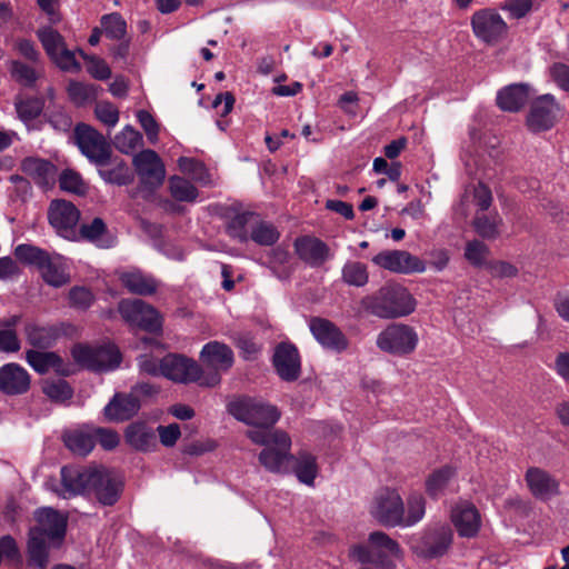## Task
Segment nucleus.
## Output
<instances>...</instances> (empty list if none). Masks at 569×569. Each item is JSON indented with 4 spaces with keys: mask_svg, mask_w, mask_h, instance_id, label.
Listing matches in <instances>:
<instances>
[{
    "mask_svg": "<svg viewBox=\"0 0 569 569\" xmlns=\"http://www.w3.org/2000/svg\"><path fill=\"white\" fill-rule=\"evenodd\" d=\"M247 437L254 443L264 448L259 453L260 465L272 473H288L291 471L293 455L291 438L283 430L249 429Z\"/></svg>",
    "mask_w": 569,
    "mask_h": 569,
    "instance_id": "obj_1",
    "label": "nucleus"
},
{
    "mask_svg": "<svg viewBox=\"0 0 569 569\" xmlns=\"http://www.w3.org/2000/svg\"><path fill=\"white\" fill-rule=\"evenodd\" d=\"M230 237L240 243L252 241L260 247H272L280 239V231L260 213L242 211L230 219L227 226Z\"/></svg>",
    "mask_w": 569,
    "mask_h": 569,
    "instance_id": "obj_2",
    "label": "nucleus"
},
{
    "mask_svg": "<svg viewBox=\"0 0 569 569\" xmlns=\"http://www.w3.org/2000/svg\"><path fill=\"white\" fill-rule=\"evenodd\" d=\"M362 308L370 315L391 319L408 316L415 310V299L398 284H387L361 300Z\"/></svg>",
    "mask_w": 569,
    "mask_h": 569,
    "instance_id": "obj_3",
    "label": "nucleus"
},
{
    "mask_svg": "<svg viewBox=\"0 0 569 569\" xmlns=\"http://www.w3.org/2000/svg\"><path fill=\"white\" fill-rule=\"evenodd\" d=\"M402 553L399 542L380 530L369 533L368 545L356 543L349 548L351 559L380 569H393V558H401Z\"/></svg>",
    "mask_w": 569,
    "mask_h": 569,
    "instance_id": "obj_4",
    "label": "nucleus"
},
{
    "mask_svg": "<svg viewBox=\"0 0 569 569\" xmlns=\"http://www.w3.org/2000/svg\"><path fill=\"white\" fill-rule=\"evenodd\" d=\"M228 412L237 420L252 429L274 430L273 426L280 419V410L270 403L252 398H240L228 403Z\"/></svg>",
    "mask_w": 569,
    "mask_h": 569,
    "instance_id": "obj_5",
    "label": "nucleus"
},
{
    "mask_svg": "<svg viewBox=\"0 0 569 569\" xmlns=\"http://www.w3.org/2000/svg\"><path fill=\"white\" fill-rule=\"evenodd\" d=\"M417 343L418 336L413 328L401 323L388 326L377 337L378 348L396 356L411 353L416 349Z\"/></svg>",
    "mask_w": 569,
    "mask_h": 569,
    "instance_id": "obj_6",
    "label": "nucleus"
},
{
    "mask_svg": "<svg viewBox=\"0 0 569 569\" xmlns=\"http://www.w3.org/2000/svg\"><path fill=\"white\" fill-rule=\"evenodd\" d=\"M470 23L475 36L488 44L499 42L508 32L506 21L491 8L473 12Z\"/></svg>",
    "mask_w": 569,
    "mask_h": 569,
    "instance_id": "obj_7",
    "label": "nucleus"
},
{
    "mask_svg": "<svg viewBox=\"0 0 569 569\" xmlns=\"http://www.w3.org/2000/svg\"><path fill=\"white\" fill-rule=\"evenodd\" d=\"M162 377L174 383L198 382L202 376V367L192 358L181 353H168L162 358Z\"/></svg>",
    "mask_w": 569,
    "mask_h": 569,
    "instance_id": "obj_8",
    "label": "nucleus"
},
{
    "mask_svg": "<svg viewBox=\"0 0 569 569\" xmlns=\"http://www.w3.org/2000/svg\"><path fill=\"white\" fill-rule=\"evenodd\" d=\"M118 310L122 318L132 326L150 332H157L161 329V316L152 306L142 300H122Z\"/></svg>",
    "mask_w": 569,
    "mask_h": 569,
    "instance_id": "obj_9",
    "label": "nucleus"
},
{
    "mask_svg": "<svg viewBox=\"0 0 569 569\" xmlns=\"http://www.w3.org/2000/svg\"><path fill=\"white\" fill-rule=\"evenodd\" d=\"M74 137L79 149L90 161L99 166L108 163L111 149L97 130L87 124H79L74 130Z\"/></svg>",
    "mask_w": 569,
    "mask_h": 569,
    "instance_id": "obj_10",
    "label": "nucleus"
},
{
    "mask_svg": "<svg viewBox=\"0 0 569 569\" xmlns=\"http://www.w3.org/2000/svg\"><path fill=\"white\" fill-rule=\"evenodd\" d=\"M372 262L393 273L411 274L426 270L425 261L406 250H383L372 258Z\"/></svg>",
    "mask_w": 569,
    "mask_h": 569,
    "instance_id": "obj_11",
    "label": "nucleus"
},
{
    "mask_svg": "<svg viewBox=\"0 0 569 569\" xmlns=\"http://www.w3.org/2000/svg\"><path fill=\"white\" fill-rule=\"evenodd\" d=\"M405 503L395 489L381 490L375 500L373 517L385 527H401Z\"/></svg>",
    "mask_w": 569,
    "mask_h": 569,
    "instance_id": "obj_12",
    "label": "nucleus"
},
{
    "mask_svg": "<svg viewBox=\"0 0 569 569\" xmlns=\"http://www.w3.org/2000/svg\"><path fill=\"white\" fill-rule=\"evenodd\" d=\"M38 38L51 60L64 71L80 69L72 51L66 48L61 34L52 28H41L37 31Z\"/></svg>",
    "mask_w": 569,
    "mask_h": 569,
    "instance_id": "obj_13",
    "label": "nucleus"
},
{
    "mask_svg": "<svg viewBox=\"0 0 569 569\" xmlns=\"http://www.w3.org/2000/svg\"><path fill=\"white\" fill-rule=\"evenodd\" d=\"M560 108L552 94L546 93L531 102L527 116V127L531 132H542L550 130L558 120Z\"/></svg>",
    "mask_w": 569,
    "mask_h": 569,
    "instance_id": "obj_14",
    "label": "nucleus"
},
{
    "mask_svg": "<svg viewBox=\"0 0 569 569\" xmlns=\"http://www.w3.org/2000/svg\"><path fill=\"white\" fill-rule=\"evenodd\" d=\"M272 366L282 381H297L301 375V358L298 348L289 341L279 342L273 351Z\"/></svg>",
    "mask_w": 569,
    "mask_h": 569,
    "instance_id": "obj_15",
    "label": "nucleus"
},
{
    "mask_svg": "<svg viewBox=\"0 0 569 569\" xmlns=\"http://www.w3.org/2000/svg\"><path fill=\"white\" fill-rule=\"evenodd\" d=\"M309 329L317 342L327 350L341 353L349 347V340L341 329L326 318L311 317Z\"/></svg>",
    "mask_w": 569,
    "mask_h": 569,
    "instance_id": "obj_16",
    "label": "nucleus"
},
{
    "mask_svg": "<svg viewBox=\"0 0 569 569\" xmlns=\"http://www.w3.org/2000/svg\"><path fill=\"white\" fill-rule=\"evenodd\" d=\"M453 542V530L447 523H437L425 530L421 538L422 553L428 559L443 557Z\"/></svg>",
    "mask_w": 569,
    "mask_h": 569,
    "instance_id": "obj_17",
    "label": "nucleus"
},
{
    "mask_svg": "<svg viewBox=\"0 0 569 569\" xmlns=\"http://www.w3.org/2000/svg\"><path fill=\"white\" fill-rule=\"evenodd\" d=\"M133 166L143 184L151 188L162 184L166 177L164 164L153 150L147 149L136 154Z\"/></svg>",
    "mask_w": 569,
    "mask_h": 569,
    "instance_id": "obj_18",
    "label": "nucleus"
},
{
    "mask_svg": "<svg viewBox=\"0 0 569 569\" xmlns=\"http://www.w3.org/2000/svg\"><path fill=\"white\" fill-rule=\"evenodd\" d=\"M37 525L30 530H37L40 537L51 541L52 546H61L66 535L67 519L51 508H42L36 512Z\"/></svg>",
    "mask_w": 569,
    "mask_h": 569,
    "instance_id": "obj_19",
    "label": "nucleus"
},
{
    "mask_svg": "<svg viewBox=\"0 0 569 569\" xmlns=\"http://www.w3.org/2000/svg\"><path fill=\"white\" fill-rule=\"evenodd\" d=\"M121 481L104 468L91 469L89 490L104 506L113 505L120 495Z\"/></svg>",
    "mask_w": 569,
    "mask_h": 569,
    "instance_id": "obj_20",
    "label": "nucleus"
},
{
    "mask_svg": "<svg viewBox=\"0 0 569 569\" xmlns=\"http://www.w3.org/2000/svg\"><path fill=\"white\" fill-rule=\"evenodd\" d=\"M79 218L80 212L71 202L57 200L50 206L49 221L58 233L66 239H74V227Z\"/></svg>",
    "mask_w": 569,
    "mask_h": 569,
    "instance_id": "obj_21",
    "label": "nucleus"
},
{
    "mask_svg": "<svg viewBox=\"0 0 569 569\" xmlns=\"http://www.w3.org/2000/svg\"><path fill=\"white\" fill-rule=\"evenodd\" d=\"M451 522L462 538H473L481 527V517L478 509L468 501H461L451 509Z\"/></svg>",
    "mask_w": 569,
    "mask_h": 569,
    "instance_id": "obj_22",
    "label": "nucleus"
},
{
    "mask_svg": "<svg viewBox=\"0 0 569 569\" xmlns=\"http://www.w3.org/2000/svg\"><path fill=\"white\" fill-rule=\"evenodd\" d=\"M91 469L78 470L71 467L61 469V485L59 488L48 482V487L59 497L69 499L89 490Z\"/></svg>",
    "mask_w": 569,
    "mask_h": 569,
    "instance_id": "obj_23",
    "label": "nucleus"
},
{
    "mask_svg": "<svg viewBox=\"0 0 569 569\" xmlns=\"http://www.w3.org/2000/svg\"><path fill=\"white\" fill-rule=\"evenodd\" d=\"M295 250L301 260L313 268L320 267L330 257L328 244L316 237L297 238Z\"/></svg>",
    "mask_w": 569,
    "mask_h": 569,
    "instance_id": "obj_24",
    "label": "nucleus"
},
{
    "mask_svg": "<svg viewBox=\"0 0 569 569\" xmlns=\"http://www.w3.org/2000/svg\"><path fill=\"white\" fill-rule=\"evenodd\" d=\"M30 388L28 371L17 363H8L0 368V390L9 396L22 395Z\"/></svg>",
    "mask_w": 569,
    "mask_h": 569,
    "instance_id": "obj_25",
    "label": "nucleus"
},
{
    "mask_svg": "<svg viewBox=\"0 0 569 569\" xmlns=\"http://www.w3.org/2000/svg\"><path fill=\"white\" fill-rule=\"evenodd\" d=\"M530 86L527 83H512L498 91L497 106L508 112L520 111L530 99Z\"/></svg>",
    "mask_w": 569,
    "mask_h": 569,
    "instance_id": "obj_26",
    "label": "nucleus"
},
{
    "mask_svg": "<svg viewBox=\"0 0 569 569\" xmlns=\"http://www.w3.org/2000/svg\"><path fill=\"white\" fill-rule=\"evenodd\" d=\"M526 481L531 493L538 498L546 500L558 493L559 482L547 471L531 467L526 472Z\"/></svg>",
    "mask_w": 569,
    "mask_h": 569,
    "instance_id": "obj_27",
    "label": "nucleus"
},
{
    "mask_svg": "<svg viewBox=\"0 0 569 569\" xmlns=\"http://www.w3.org/2000/svg\"><path fill=\"white\" fill-rule=\"evenodd\" d=\"M140 408V400L130 393H116L104 407L103 413L109 421H123L134 416Z\"/></svg>",
    "mask_w": 569,
    "mask_h": 569,
    "instance_id": "obj_28",
    "label": "nucleus"
},
{
    "mask_svg": "<svg viewBox=\"0 0 569 569\" xmlns=\"http://www.w3.org/2000/svg\"><path fill=\"white\" fill-rule=\"evenodd\" d=\"M26 359L33 370L39 373L53 370L61 376H69L72 372L54 352L29 350Z\"/></svg>",
    "mask_w": 569,
    "mask_h": 569,
    "instance_id": "obj_29",
    "label": "nucleus"
},
{
    "mask_svg": "<svg viewBox=\"0 0 569 569\" xmlns=\"http://www.w3.org/2000/svg\"><path fill=\"white\" fill-rule=\"evenodd\" d=\"M58 547L59 546H52L51 541L40 537L39 531L30 530L27 545L28 565L39 569H46L49 565L50 548Z\"/></svg>",
    "mask_w": 569,
    "mask_h": 569,
    "instance_id": "obj_30",
    "label": "nucleus"
},
{
    "mask_svg": "<svg viewBox=\"0 0 569 569\" xmlns=\"http://www.w3.org/2000/svg\"><path fill=\"white\" fill-rule=\"evenodd\" d=\"M127 442L137 450L149 451L157 446V438L151 427L144 422H134L126 430Z\"/></svg>",
    "mask_w": 569,
    "mask_h": 569,
    "instance_id": "obj_31",
    "label": "nucleus"
},
{
    "mask_svg": "<svg viewBox=\"0 0 569 569\" xmlns=\"http://www.w3.org/2000/svg\"><path fill=\"white\" fill-rule=\"evenodd\" d=\"M39 272L43 280L53 287H61L70 280L66 260L62 256L57 253L48 258V261H46Z\"/></svg>",
    "mask_w": 569,
    "mask_h": 569,
    "instance_id": "obj_32",
    "label": "nucleus"
},
{
    "mask_svg": "<svg viewBox=\"0 0 569 569\" xmlns=\"http://www.w3.org/2000/svg\"><path fill=\"white\" fill-rule=\"evenodd\" d=\"M456 469L443 466L433 470L426 479V493L432 500H438L446 491L450 480L455 477Z\"/></svg>",
    "mask_w": 569,
    "mask_h": 569,
    "instance_id": "obj_33",
    "label": "nucleus"
},
{
    "mask_svg": "<svg viewBox=\"0 0 569 569\" xmlns=\"http://www.w3.org/2000/svg\"><path fill=\"white\" fill-rule=\"evenodd\" d=\"M21 170L39 184H48L53 180V166L43 159L29 157L21 162Z\"/></svg>",
    "mask_w": 569,
    "mask_h": 569,
    "instance_id": "obj_34",
    "label": "nucleus"
},
{
    "mask_svg": "<svg viewBox=\"0 0 569 569\" xmlns=\"http://www.w3.org/2000/svg\"><path fill=\"white\" fill-rule=\"evenodd\" d=\"M121 283L132 293L151 295L157 289V281L140 271L124 272L120 276Z\"/></svg>",
    "mask_w": 569,
    "mask_h": 569,
    "instance_id": "obj_35",
    "label": "nucleus"
},
{
    "mask_svg": "<svg viewBox=\"0 0 569 569\" xmlns=\"http://www.w3.org/2000/svg\"><path fill=\"white\" fill-rule=\"evenodd\" d=\"M291 470L295 472L300 482L311 486L313 485L318 473L316 458L309 453H303L299 458L293 457Z\"/></svg>",
    "mask_w": 569,
    "mask_h": 569,
    "instance_id": "obj_36",
    "label": "nucleus"
},
{
    "mask_svg": "<svg viewBox=\"0 0 569 569\" xmlns=\"http://www.w3.org/2000/svg\"><path fill=\"white\" fill-rule=\"evenodd\" d=\"M426 499L420 492H412L407 498V512L403 511L401 527H412L426 515Z\"/></svg>",
    "mask_w": 569,
    "mask_h": 569,
    "instance_id": "obj_37",
    "label": "nucleus"
},
{
    "mask_svg": "<svg viewBox=\"0 0 569 569\" xmlns=\"http://www.w3.org/2000/svg\"><path fill=\"white\" fill-rule=\"evenodd\" d=\"M66 446L76 455L86 456L94 447V437L84 430H74L64 435Z\"/></svg>",
    "mask_w": 569,
    "mask_h": 569,
    "instance_id": "obj_38",
    "label": "nucleus"
},
{
    "mask_svg": "<svg viewBox=\"0 0 569 569\" xmlns=\"http://www.w3.org/2000/svg\"><path fill=\"white\" fill-rule=\"evenodd\" d=\"M341 278L348 286L365 287L369 282L368 268L359 261H347L342 267Z\"/></svg>",
    "mask_w": 569,
    "mask_h": 569,
    "instance_id": "obj_39",
    "label": "nucleus"
},
{
    "mask_svg": "<svg viewBox=\"0 0 569 569\" xmlns=\"http://www.w3.org/2000/svg\"><path fill=\"white\" fill-rule=\"evenodd\" d=\"M107 233V226L100 218H94L90 223H83L80 227V236L99 247H109L111 244Z\"/></svg>",
    "mask_w": 569,
    "mask_h": 569,
    "instance_id": "obj_40",
    "label": "nucleus"
},
{
    "mask_svg": "<svg viewBox=\"0 0 569 569\" xmlns=\"http://www.w3.org/2000/svg\"><path fill=\"white\" fill-rule=\"evenodd\" d=\"M41 390L53 402H66L73 395L72 388L63 379H44Z\"/></svg>",
    "mask_w": 569,
    "mask_h": 569,
    "instance_id": "obj_41",
    "label": "nucleus"
},
{
    "mask_svg": "<svg viewBox=\"0 0 569 569\" xmlns=\"http://www.w3.org/2000/svg\"><path fill=\"white\" fill-rule=\"evenodd\" d=\"M501 219L496 216L477 214L473 218L472 226L478 236L482 239L493 240L499 236V224Z\"/></svg>",
    "mask_w": 569,
    "mask_h": 569,
    "instance_id": "obj_42",
    "label": "nucleus"
},
{
    "mask_svg": "<svg viewBox=\"0 0 569 569\" xmlns=\"http://www.w3.org/2000/svg\"><path fill=\"white\" fill-rule=\"evenodd\" d=\"M97 349L98 347L79 343L72 347L71 355L79 366L94 371L96 368L102 365V362L96 358Z\"/></svg>",
    "mask_w": 569,
    "mask_h": 569,
    "instance_id": "obj_43",
    "label": "nucleus"
},
{
    "mask_svg": "<svg viewBox=\"0 0 569 569\" xmlns=\"http://www.w3.org/2000/svg\"><path fill=\"white\" fill-rule=\"evenodd\" d=\"M101 178L109 183L124 186L132 181V174L123 161H116L111 168L99 170Z\"/></svg>",
    "mask_w": 569,
    "mask_h": 569,
    "instance_id": "obj_44",
    "label": "nucleus"
},
{
    "mask_svg": "<svg viewBox=\"0 0 569 569\" xmlns=\"http://www.w3.org/2000/svg\"><path fill=\"white\" fill-rule=\"evenodd\" d=\"M16 256L20 261L40 270L51 254L30 244H20L16 248Z\"/></svg>",
    "mask_w": 569,
    "mask_h": 569,
    "instance_id": "obj_45",
    "label": "nucleus"
},
{
    "mask_svg": "<svg viewBox=\"0 0 569 569\" xmlns=\"http://www.w3.org/2000/svg\"><path fill=\"white\" fill-rule=\"evenodd\" d=\"M489 253V247L477 239L467 242L465 248V258L475 268H487Z\"/></svg>",
    "mask_w": 569,
    "mask_h": 569,
    "instance_id": "obj_46",
    "label": "nucleus"
},
{
    "mask_svg": "<svg viewBox=\"0 0 569 569\" xmlns=\"http://www.w3.org/2000/svg\"><path fill=\"white\" fill-rule=\"evenodd\" d=\"M142 143V136L131 126H127L114 138L116 148L122 153H130Z\"/></svg>",
    "mask_w": 569,
    "mask_h": 569,
    "instance_id": "obj_47",
    "label": "nucleus"
},
{
    "mask_svg": "<svg viewBox=\"0 0 569 569\" xmlns=\"http://www.w3.org/2000/svg\"><path fill=\"white\" fill-rule=\"evenodd\" d=\"M26 336L32 346L40 348L49 347L56 339V333L52 328L36 325H28L26 327Z\"/></svg>",
    "mask_w": 569,
    "mask_h": 569,
    "instance_id": "obj_48",
    "label": "nucleus"
},
{
    "mask_svg": "<svg viewBox=\"0 0 569 569\" xmlns=\"http://www.w3.org/2000/svg\"><path fill=\"white\" fill-rule=\"evenodd\" d=\"M11 77L22 86H32L40 77V72L30 66L20 61H11L10 63Z\"/></svg>",
    "mask_w": 569,
    "mask_h": 569,
    "instance_id": "obj_49",
    "label": "nucleus"
},
{
    "mask_svg": "<svg viewBox=\"0 0 569 569\" xmlns=\"http://www.w3.org/2000/svg\"><path fill=\"white\" fill-rule=\"evenodd\" d=\"M97 360L102 362L101 367L96 368L94 371H109L116 369L121 361V356L118 348L113 345L99 346L97 349Z\"/></svg>",
    "mask_w": 569,
    "mask_h": 569,
    "instance_id": "obj_50",
    "label": "nucleus"
},
{
    "mask_svg": "<svg viewBox=\"0 0 569 569\" xmlns=\"http://www.w3.org/2000/svg\"><path fill=\"white\" fill-rule=\"evenodd\" d=\"M101 27L103 32L112 39H121L127 32L126 21L118 13L102 17Z\"/></svg>",
    "mask_w": 569,
    "mask_h": 569,
    "instance_id": "obj_51",
    "label": "nucleus"
},
{
    "mask_svg": "<svg viewBox=\"0 0 569 569\" xmlns=\"http://www.w3.org/2000/svg\"><path fill=\"white\" fill-rule=\"evenodd\" d=\"M170 191L179 201H191L197 197L196 188L188 180L179 177L170 179Z\"/></svg>",
    "mask_w": 569,
    "mask_h": 569,
    "instance_id": "obj_52",
    "label": "nucleus"
},
{
    "mask_svg": "<svg viewBox=\"0 0 569 569\" xmlns=\"http://www.w3.org/2000/svg\"><path fill=\"white\" fill-rule=\"evenodd\" d=\"M59 182L61 189L68 192L84 194L87 191L86 182L82 180L81 176L73 170H64L60 176Z\"/></svg>",
    "mask_w": 569,
    "mask_h": 569,
    "instance_id": "obj_53",
    "label": "nucleus"
},
{
    "mask_svg": "<svg viewBox=\"0 0 569 569\" xmlns=\"http://www.w3.org/2000/svg\"><path fill=\"white\" fill-rule=\"evenodd\" d=\"M16 108L20 119L29 121L40 114L43 102L38 98L21 99L16 102Z\"/></svg>",
    "mask_w": 569,
    "mask_h": 569,
    "instance_id": "obj_54",
    "label": "nucleus"
},
{
    "mask_svg": "<svg viewBox=\"0 0 569 569\" xmlns=\"http://www.w3.org/2000/svg\"><path fill=\"white\" fill-rule=\"evenodd\" d=\"M68 93L74 103L82 104L97 97V88L80 82H70Z\"/></svg>",
    "mask_w": 569,
    "mask_h": 569,
    "instance_id": "obj_55",
    "label": "nucleus"
},
{
    "mask_svg": "<svg viewBox=\"0 0 569 569\" xmlns=\"http://www.w3.org/2000/svg\"><path fill=\"white\" fill-rule=\"evenodd\" d=\"M532 0H506L500 8L507 11L511 19L520 20L532 10Z\"/></svg>",
    "mask_w": 569,
    "mask_h": 569,
    "instance_id": "obj_56",
    "label": "nucleus"
},
{
    "mask_svg": "<svg viewBox=\"0 0 569 569\" xmlns=\"http://www.w3.org/2000/svg\"><path fill=\"white\" fill-rule=\"evenodd\" d=\"M137 118L140 126L144 130L148 140L151 143H156L158 141L159 124L154 118L146 110H139L137 112Z\"/></svg>",
    "mask_w": 569,
    "mask_h": 569,
    "instance_id": "obj_57",
    "label": "nucleus"
},
{
    "mask_svg": "<svg viewBox=\"0 0 569 569\" xmlns=\"http://www.w3.org/2000/svg\"><path fill=\"white\" fill-rule=\"evenodd\" d=\"M94 112L97 118L108 127H114L119 121L118 109L109 102L98 103Z\"/></svg>",
    "mask_w": 569,
    "mask_h": 569,
    "instance_id": "obj_58",
    "label": "nucleus"
},
{
    "mask_svg": "<svg viewBox=\"0 0 569 569\" xmlns=\"http://www.w3.org/2000/svg\"><path fill=\"white\" fill-rule=\"evenodd\" d=\"M138 367L143 373L162 377V358L158 359L150 355H141L138 357Z\"/></svg>",
    "mask_w": 569,
    "mask_h": 569,
    "instance_id": "obj_59",
    "label": "nucleus"
},
{
    "mask_svg": "<svg viewBox=\"0 0 569 569\" xmlns=\"http://www.w3.org/2000/svg\"><path fill=\"white\" fill-rule=\"evenodd\" d=\"M487 269L495 278H515L518 274V268L507 261H489Z\"/></svg>",
    "mask_w": 569,
    "mask_h": 569,
    "instance_id": "obj_60",
    "label": "nucleus"
},
{
    "mask_svg": "<svg viewBox=\"0 0 569 569\" xmlns=\"http://www.w3.org/2000/svg\"><path fill=\"white\" fill-rule=\"evenodd\" d=\"M70 303L79 309H87L93 302V295L84 287H76L69 292Z\"/></svg>",
    "mask_w": 569,
    "mask_h": 569,
    "instance_id": "obj_61",
    "label": "nucleus"
},
{
    "mask_svg": "<svg viewBox=\"0 0 569 569\" xmlns=\"http://www.w3.org/2000/svg\"><path fill=\"white\" fill-rule=\"evenodd\" d=\"M233 361L232 350L227 345L216 341V371L230 369Z\"/></svg>",
    "mask_w": 569,
    "mask_h": 569,
    "instance_id": "obj_62",
    "label": "nucleus"
},
{
    "mask_svg": "<svg viewBox=\"0 0 569 569\" xmlns=\"http://www.w3.org/2000/svg\"><path fill=\"white\" fill-rule=\"evenodd\" d=\"M20 349V341L12 329H0V351L16 352Z\"/></svg>",
    "mask_w": 569,
    "mask_h": 569,
    "instance_id": "obj_63",
    "label": "nucleus"
},
{
    "mask_svg": "<svg viewBox=\"0 0 569 569\" xmlns=\"http://www.w3.org/2000/svg\"><path fill=\"white\" fill-rule=\"evenodd\" d=\"M550 74L559 88L569 92V66L557 62L550 68Z\"/></svg>",
    "mask_w": 569,
    "mask_h": 569,
    "instance_id": "obj_64",
    "label": "nucleus"
}]
</instances>
